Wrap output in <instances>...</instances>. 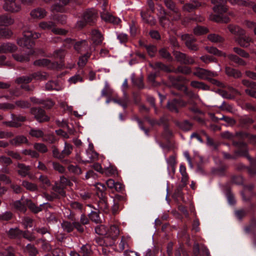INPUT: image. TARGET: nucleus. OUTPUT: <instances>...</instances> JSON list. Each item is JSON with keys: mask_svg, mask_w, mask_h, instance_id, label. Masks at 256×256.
Segmentation results:
<instances>
[{"mask_svg": "<svg viewBox=\"0 0 256 256\" xmlns=\"http://www.w3.org/2000/svg\"><path fill=\"white\" fill-rule=\"evenodd\" d=\"M205 136L206 138V144L210 146L213 147L214 150H218L220 145V142H215L214 139L211 138L207 134H205Z\"/></svg>", "mask_w": 256, "mask_h": 256, "instance_id": "8fccbe9b", "label": "nucleus"}, {"mask_svg": "<svg viewBox=\"0 0 256 256\" xmlns=\"http://www.w3.org/2000/svg\"><path fill=\"white\" fill-rule=\"evenodd\" d=\"M30 113L34 118L40 123L48 122L50 117L46 114V112L41 107H32L30 108Z\"/></svg>", "mask_w": 256, "mask_h": 256, "instance_id": "7ed1b4c3", "label": "nucleus"}, {"mask_svg": "<svg viewBox=\"0 0 256 256\" xmlns=\"http://www.w3.org/2000/svg\"><path fill=\"white\" fill-rule=\"evenodd\" d=\"M56 2H58L56 4H54L52 6V8L54 10H56V12H60V9L68 4H74L76 3V0H54Z\"/></svg>", "mask_w": 256, "mask_h": 256, "instance_id": "f3484780", "label": "nucleus"}, {"mask_svg": "<svg viewBox=\"0 0 256 256\" xmlns=\"http://www.w3.org/2000/svg\"><path fill=\"white\" fill-rule=\"evenodd\" d=\"M90 54L87 52L84 56L80 58L78 62V65L80 67L84 66L88 61V58H90Z\"/></svg>", "mask_w": 256, "mask_h": 256, "instance_id": "69168bd1", "label": "nucleus"}, {"mask_svg": "<svg viewBox=\"0 0 256 256\" xmlns=\"http://www.w3.org/2000/svg\"><path fill=\"white\" fill-rule=\"evenodd\" d=\"M190 86L195 88L202 90H209L210 87L204 82L196 80H192L190 83Z\"/></svg>", "mask_w": 256, "mask_h": 256, "instance_id": "bb28decb", "label": "nucleus"}, {"mask_svg": "<svg viewBox=\"0 0 256 256\" xmlns=\"http://www.w3.org/2000/svg\"><path fill=\"white\" fill-rule=\"evenodd\" d=\"M36 52L34 50H30L26 55L14 54L12 56L16 60L23 62L30 61L29 56L34 54Z\"/></svg>", "mask_w": 256, "mask_h": 256, "instance_id": "a211bd4d", "label": "nucleus"}, {"mask_svg": "<svg viewBox=\"0 0 256 256\" xmlns=\"http://www.w3.org/2000/svg\"><path fill=\"white\" fill-rule=\"evenodd\" d=\"M26 250L30 256H36L38 253V249L32 244H28L26 247Z\"/></svg>", "mask_w": 256, "mask_h": 256, "instance_id": "4d7b16f0", "label": "nucleus"}, {"mask_svg": "<svg viewBox=\"0 0 256 256\" xmlns=\"http://www.w3.org/2000/svg\"><path fill=\"white\" fill-rule=\"evenodd\" d=\"M3 8L6 11L12 12H18L21 10V6L20 4L16 3V1H12L9 2H4Z\"/></svg>", "mask_w": 256, "mask_h": 256, "instance_id": "2eb2a0df", "label": "nucleus"}, {"mask_svg": "<svg viewBox=\"0 0 256 256\" xmlns=\"http://www.w3.org/2000/svg\"><path fill=\"white\" fill-rule=\"evenodd\" d=\"M193 32L194 34L200 36L208 33V30L206 27L198 26L194 28Z\"/></svg>", "mask_w": 256, "mask_h": 256, "instance_id": "864d4df0", "label": "nucleus"}, {"mask_svg": "<svg viewBox=\"0 0 256 256\" xmlns=\"http://www.w3.org/2000/svg\"><path fill=\"white\" fill-rule=\"evenodd\" d=\"M98 18L97 12L93 9H87L82 14V19L88 24H91L94 23Z\"/></svg>", "mask_w": 256, "mask_h": 256, "instance_id": "9b49d317", "label": "nucleus"}, {"mask_svg": "<svg viewBox=\"0 0 256 256\" xmlns=\"http://www.w3.org/2000/svg\"><path fill=\"white\" fill-rule=\"evenodd\" d=\"M28 140L24 136H18L10 140V143L14 146H20L24 143H27Z\"/></svg>", "mask_w": 256, "mask_h": 256, "instance_id": "2f4dec72", "label": "nucleus"}, {"mask_svg": "<svg viewBox=\"0 0 256 256\" xmlns=\"http://www.w3.org/2000/svg\"><path fill=\"white\" fill-rule=\"evenodd\" d=\"M62 226L64 230L69 233L74 229V222H70L68 221H64L62 224Z\"/></svg>", "mask_w": 256, "mask_h": 256, "instance_id": "6e6d98bb", "label": "nucleus"}, {"mask_svg": "<svg viewBox=\"0 0 256 256\" xmlns=\"http://www.w3.org/2000/svg\"><path fill=\"white\" fill-rule=\"evenodd\" d=\"M38 180L41 182V186L43 189L46 190L51 186L50 181L46 176L41 175L40 176Z\"/></svg>", "mask_w": 256, "mask_h": 256, "instance_id": "a19ab883", "label": "nucleus"}, {"mask_svg": "<svg viewBox=\"0 0 256 256\" xmlns=\"http://www.w3.org/2000/svg\"><path fill=\"white\" fill-rule=\"evenodd\" d=\"M48 77V74L46 72H37L32 74L33 80H46Z\"/></svg>", "mask_w": 256, "mask_h": 256, "instance_id": "c9c22d12", "label": "nucleus"}, {"mask_svg": "<svg viewBox=\"0 0 256 256\" xmlns=\"http://www.w3.org/2000/svg\"><path fill=\"white\" fill-rule=\"evenodd\" d=\"M251 41V38L244 34L242 36H239L236 40V42L242 47L247 48L250 46V42Z\"/></svg>", "mask_w": 256, "mask_h": 256, "instance_id": "7c9ffc66", "label": "nucleus"}, {"mask_svg": "<svg viewBox=\"0 0 256 256\" xmlns=\"http://www.w3.org/2000/svg\"><path fill=\"white\" fill-rule=\"evenodd\" d=\"M225 72L228 76L233 77L234 78H240L242 76V74L239 70L229 66L226 67Z\"/></svg>", "mask_w": 256, "mask_h": 256, "instance_id": "4be33fe9", "label": "nucleus"}, {"mask_svg": "<svg viewBox=\"0 0 256 256\" xmlns=\"http://www.w3.org/2000/svg\"><path fill=\"white\" fill-rule=\"evenodd\" d=\"M226 2V0H211V2L215 4L213 7V10L220 14L226 12L227 10L225 5Z\"/></svg>", "mask_w": 256, "mask_h": 256, "instance_id": "f8f14e48", "label": "nucleus"}, {"mask_svg": "<svg viewBox=\"0 0 256 256\" xmlns=\"http://www.w3.org/2000/svg\"><path fill=\"white\" fill-rule=\"evenodd\" d=\"M228 58L230 61L240 66H245L246 65V62L237 55L230 54L228 56Z\"/></svg>", "mask_w": 256, "mask_h": 256, "instance_id": "f704fd0d", "label": "nucleus"}, {"mask_svg": "<svg viewBox=\"0 0 256 256\" xmlns=\"http://www.w3.org/2000/svg\"><path fill=\"white\" fill-rule=\"evenodd\" d=\"M72 145L67 142H66L64 148L61 152L62 156V160H64L65 157L68 156L72 153Z\"/></svg>", "mask_w": 256, "mask_h": 256, "instance_id": "3c124183", "label": "nucleus"}, {"mask_svg": "<svg viewBox=\"0 0 256 256\" xmlns=\"http://www.w3.org/2000/svg\"><path fill=\"white\" fill-rule=\"evenodd\" d=\"M230 32L236 36H242L245 34V31L238 26L230 24L228 26Z\"/></svg>", "mask_w": 256, "mask_h": 256, "instance_id": "c85d7f7f", "label": "nucleus"}, {"mask_svg": "<svg viewBox=\"0 0 256 256\" xmlns=\"http://www.w3.org/2000/svg\"><path fill=\"white\" fill-rule=\"evenodd\" d=\"M254 122L252 118L246 116L240 117L238 120V125L242 128L248 129Z\"/></svg>", "mask_w": 256, "mask_h": 256, "instance_id": "aec40b11", "label": "nucleus"}, {"mask_svg": "<svg viewBox=\"0 0 256 256\" xmlns=\"http://www.w3.org/2000/svg\"><path fill=\"white\" fill-rule=\"evenodd\" d=\"M40 27L44 30H51L55 34H65L66 30L61 28H54V23L51 21L42 22L39 24Z\"/></svg>", "mask_w": 256, "mask_h": 256, "instance_id": "9d476101", "label": "nucleus"}, {"mask_svg": "<svg viewBox=\"0 0 256 256\" xmlns=\"http://www.w3.org/2000/svg\"><path fill=\"white\" fill-rule=\"evenodd\" d=\"M22 186L26 190L32 192L36 191L38 190V186L36 184L30 182L26 180H24L22 182Z\"/></svg>", "mask_w": 256, "mask_h": 256, "instance_id": "09e8293b", "label": "nucleus"}, {"mask_svg": "<svg viewBox=\"0 0 256 256\" xmlns=\"http://www.w3.org/2000/svg\"><path fill=\"white\" fill-rule=\"evenodd\" d=\"M18 48L14 44L12 43H0V54H6L7 52H12L16 50Z\"/></svg>", "mask_w": 256, "mask_h": 256, "instance_id": "4468645a", "label": "nucleus"}, {"mask_svg": "<svg viewBox=\"0 0 256 256\" xmlns=\"http://www.w3.org/2000/svg\"><path fill=\"white\" fill-rule=\"evenodd\" d=\"M34 147L36 150L41 153H46L48 151L46 145L42 143H35Z\"/></svg>", "mask_w": 256, "mask_h": 256, "instance_id": "0e129e2a", "label": "nucleus"}, {"mask_svg": "<svg viewBox=\"0 0 256 256\" xmlns=\"http://www.w3.org/2000/svg\"><path fill=\"white\" fill-rule=\"evenodd\" d=\"M176 124L180 129L184 131H188L192 130L193 126V124L187 120L182 122H178Z\"/></svg>", "mask_w": 256, "mask_h": 256, "instance_id": "37998d69", "label": "nucleus"}, {"mask_svg": "<svg viewBox=\"0 0 256 256\" xmlns=\"http://www.w3.org/2000/svg\"><path fill=\"white\" fill-rule=\"evenodd\" d=\"M99 1L102 4V11L100 12L102 19L106 22L112 23L114 24H118L120 22V19L112 16L106 10L108 4L107 0H99Z\"/></svg>", "mask_w": 256, "mask_h": 256, "instance_id": "20e7f679", "label": "nucleus"}, {"mask_svg": "<svg viewBox=\"0 0 256 256\" xmlns=\"http://www.w3.org/2000/svg\"><path fill=\"white\" fill-rule=\"evenodd\" d=\"M106 234L116 239L120 234V230L118 226L116 225L111 226L109 230H107Z\"/></svg>", "mask_w": 256, "mask_h": 256, "instance_id": "e433bc0d", "label": "nucleus"}, {"mask_svg": "<svg viewBox=\"0 0 256 256\" xmlns=\"http://www.w3.org/2000/svg\"><path fill=\"white\" fill-rule=\"evenodd\" d=\"M24 203L30 210L34 214H37L44 208V204L36 206L35 204L32 202L31 200L26 199L24 201Z\"/></svg>", "mask_w": 256, "mask_h": 256, "instance_id": "6ab92c4d", "label": "nucleus"}, {"mask_svg": "<svg viewBox=\"0 0 256 256\" xmlns=\"http://www.w3.org/2000/svg\"><path fill=\"white\" fill-rule=\"evenodd\" d=\"M18 174L22 177H26L28 174L30 170V167L28 166H26L24 164L18 163Z\"/></svg>", "mask_w": 256, "mask_h": 256, "instance_id": "393cba45", "label": "nucleus"}, {"mask_svg": "<svg viewBox=\"0 0 256 256\" xmlns=\"http://www.w3.org/2000/svg\"><path fill=\"white\" fill-rule=\"evenodd\" d=\"M184 94L190 99L197 100L199 98L198 94L192 90H188L186 86H184Z\"/></svg>", "mask_w": 256, "mask_h": 256, "instance_id": "680f3d73", "label": "nucleus"}, {"mask_svg": "<svg viewBox=\"0 0 256 256\" xmlns=\"http://www.w3.org/2000/svg\"><path fill=\"white\" fill-rule=\"evenodd\" d=\"M230 182L232 184L241 185L243 184V178L240 175H232L230 177Z\"/></svg>", "mask_w": 256, "mask_h": 256, "instance_id": "bf43d9fd", "label": "nucleus"}, {"mask_svg": "<svg viewBox=\"0 0 256 256\" xmlns=\"http://www.w3.org/2000/svg\"><path fill=\"white\" fill-rule=\"evenodd\" d=\"M150 66L156 70H162L168 73L172 72V69L162 62H156L153 64H150Z\"/></svg>", "mask_w": 256, "mask_h": 256, "instance_id": "412c9836", "label": "nucleus"}, {"mask_svg": "<svg viewBox=\"0 0 256 256\" xmlns=\"http://www.w3.org/2000/svg\"><path fill=\"white\" fill-rule=\"evenodd\" d=\"M180 172L182 176L181 182L184 184H187V182L188 180V176L186 172V168L183 164H181L180 168Z\"/></svg>", "mask_w": 256, "mask_h": 256, "instance_id": "49530a36", "label": "nucleus"}, {"mask_svg": "<svg viewBox=\"0 0 256 256\" xmlns=\"http://www.w3.org/2000/svg\"><path fill=\"white\" fill-rule=\"evenodd\" d=\"M112 100L122 106L124 108H126L128 102V98L127 96L124 94V98H112Z\"/></svg>", "mask_w": 256, "mask_h": 256, "instance_id": "c03bdc74", "label": "nucleus"}, {"mask_svg": "<svg viewBox=\"0 0 256 256\" xmlns=\"http://www.w3.org/2000/svg\"><path fill=\"white\" fill-rule=\"evenodd\" d=\"M80 252L82 256H92L93 253L91 246L88 244L83 245Z\"/></svg>", "mask_w": 256, "mask_h": 256, "instance_id": "ea45409f", "label": "nucleus"}, {"mask_svg": "<svg viewBox=\"0 0 256 256\" xmlns=\"http://www.w3.org/2000/svg\"><path fill=\"white\" fill-rule=\"evenodd\" d=\"M44 256H66V254L62 249L56 248L52 250L51 254H48Z\"/></svg>", "mask_w": 256, "mask_h": 256, "instance_id": "774afa93", "label": "nucleus"}, {"mask_svg": "<svg viewBox=\"0 0 256 256\" xmlns=\"http://www.w3.org/2000/svg\"><path fill=\"white\" fill-rule=\"evenodd\" d=\"M233 50L236 54H237L240 56L244 58H248L250 57V54L248 52H246L244 50L239 48L238 47H234L233 48Z\"/></svg>", "mask_w": 256, "mask_h": 256, "instance_id": "338daca9", "label": "nucleus"}, {"mask_svg": "<svg viewBox=\"0 0 256 256\" xmlns=\"http://www.w3.org/2000/svg\"><path fill=\"white\" fill-rule=\"evenodd\" d=\"M12 35V32L11 30L7 28H0V39L9 38Z\"/></svg>", "mask_w": 256, "mask_h": 256, "instance_id": "603ef678", "label": "nucleus"}, {"mask_svg": "<svg viewBox=\"0 0 256 256\" xmlns=\"http://www.w3.org/2000/svg\"><path fill=\"white\" fill-rule=\"evenodd\" d=\"M24 204H22L20 200H16L12 204V206L14 208L23 212H25L26 210Z\"/></svg>", "mask_w": 256, "mask_h": 256, "instance_id": "052dcab7", "label": "nucleus"}, {"mask_svg": "<svg viewBox=\"0 0 256 256\" xmlns=\"http://www.w3.org/2000/svg\"><path fill=\"white\" fill-rule=\"evenodd\" d=\"M92 38L94 43L96 45L102 42L103 37L100 32L96 30L92 31Z\"/></svg>", "mask_w": 256, "mask_h": 256, "instance_id": "cd10ccee", "label": "nucleus"}, {"mask_svg": "<svg viewBox=\"0 0 256 256\" xmlns=\"http://www.w3.org/2000/svg\"><path fill=\"white\" fill-rule=\"evenodd\" d=\"M50 64V61L46 58L36 60L34 62V65L39 66H48Z\"/></svg>", "mask_w": 256, "mask_h": 256, "instance_id": "e2e57ef3", "label": "nucleus"}, {"mask_svg": "<svg viewBox=\"0 0 256 256\" xmlns=\"http://www.w3.org/2000/svg\"><path fill=\"white\" fill-rule=\"evenodd\" d=\"M181 39L184 42L186 47L190 51L196 52L198 50V46L196 44V39L192 34H188L181 36Z\"/></svg>", "mask_w": 256, "mask_h": 256, "instance_id": "0eeeda50", "label": "nucleus"}, {"mask_svg": "<svg viewBox=\"0 0 256 256\" xmlns=\"http://www.w3.org/2000/svg\"><path fill=\"white\" fill-rule=\"evenodd\" d=\"M194 70L195 71L193 72V75L200 80H208L210 77H215L217 76L216 73L211 72L206 69L200 67H196Z\"/></svg>", "mask_w": 256, "mask_h": 256, "instance_id": "6e6552de", "label": "nucleus"}, {"mask_svg": "<svg viewBox=\"0 0 256 256\" xmlns=\"http://www.w3.org/2000/svg\"><path fill=\"white\" fill-rule=\"evenodd\" d=\"M172 53L176 60L180 64L184 65H192L195 63L194 58L185 53L175 50H173Z\"/></svg>", "mask_w": 256, "mask_h": 256, "instance_id": "423d86ee", "label": "nucleus"}, {"mask_svg": "<svg viewBox=\"0 0 256 256\" xmlns=\"http://www.w3.org/2000/svg\"><path fill=\"white\" fill-rule=\"evenodd\" d=\"M32 80V74H31L28 76H24L18 78L16 80V82L18 84H27L30 83Z\"/></svg>", "mask_w": 256, "mask_h": 256, "instance_id": "58836bf2", "label": "nucleus"}, {"mask_svg": "<svg viewBox=\"0 0 256 256\" xmlns=\"http://www.w3.org/2000/svg\"><path fill=\"white\" fill-rule=\"evenodd\" d=\"M205 50L208 52L212 54L214 56H226V54L223 52L221 50H218L214 46H206L205 47Z\"/></svg>", "mask_w": 256, "mask_h": 256, "instance_id": "72a5a7b5", "label": "nucleus"}, {"mask_svg": "<svg viewBox=\"0 0 256 256\" xmlns=\"http://www.w3.org/2000/svg\"><path fill=\"white\" fill-rule=\"evenodd\" d=\"M223 188L226 196L228 202L230 204H235L236 200L234 194L232 192L230 187L228 184H226L223 186Z\"/></svg>", "mask_w": 256, "mask_h": 256, "instance_id": "c756f323", "label": "nucleus"}, {"mask_svg": "<svg viewBox=\"0 0 256 256\" xmlns=\"http://www.w3.org/2000/svg\"><path fill=\"white\" fill-rule=\"evenodd\" d=\"M158 53L162 58L166 60L168 62H172L174 60L171 54L166 48H160L158 50Z\"/></svg>", "mask_w": 256, "mask_h": 256, "instance_id": "4c0bfd02", "label": "nucleus"}, {"mask_svg": "<svg viewBox=\"0 0 256 256\" xmlns=\"http://www.w3.org/2000/svg\"><path fill=\"white\" fill-rule=\"evenodd\" d=\"M30 16L34 18L42 19L47 14L46 10L42 8H37L32 10L30 13Z\"/></svg>", "mask_w": 256, "mask_h": 256, "instance_id": "dca6fc26", "label": "nucleus"}, {"mask_svg": "<svg viewBox=\"0 0 256 256\" xmlns=\"http://www.w3.org/2000/svg\"><path fill=\"white\" fill-rule=\"evenodd\" d=\"M15 106L22 109H26L30 108V103L26 100H19L15 102Z\"/></svg>", "mask_w": 256, "mask_h": 256, "instance_id": "a18cd8bd", "label": "nucleus"}, {"mask_svg": "<svg viewBox=\"0 0 256 256\" xmlns=\"http://www.w3.org/2000/svg\"><path fill=\"white\" fill-rule=\"evenodd\" d=\"M232 145L237 148L238 150H234V154L237 155V157L242 156L246 158L248 160L252 162V158L249 154V149L248 144L244 142L232 141Z\"/></svg>", "mask_w": 256, "mask_h": 256, "instance_id": "f03ea898", "label": "nucleus"}, {"mask_svg": "<svg viewBox=\"0 0 256 256\" xmlns=\"http://www.w3.org/2000/svg\"><path fill=\"white\" fill-rule=\"evenodd\" d=\"M23 231L20 230L18 228H11L6 232L8 237L12 239L20 238H21Z\"/></svg>", "mask_w": 256, "mask_h": 256, "instance_id": "b1692460", "label": "nucleus"}, {"mask_svg": "<svg viewBox=\"0 0 256 256\" xmlns=\"http://www.w3.org/2000/svg\"><path fill=\"white\" fill-rule=\"evenodd\" d=\"M98 206L99 210L106 214L109 212V206L107 200H99L98 202Z\"/></svg>", "mask_w": 256, "mask_h": 256, "instance_id": "79ce46f5", "label": "nucleus"}, {"mask_svg": "<svg viewBox=\"0 0 256 256\" xmlns=\"http://www.w3.org/2000/svg\"><path fill=\"white\" fill-rule=\"evenodd\" d=\"M188 102L182 98H173L168 101L166 108L172 112L178 114L180 108L186 107Z\"/></svg>", "mask_w": 256, "mask_h": 256, "instance_id": "39448f33", "label": "nucleus"}, {"mask_svg": "<svg viewBox=\"0 0 256 256\" xmlns=\"http://www.w3.org/2000/svg\"><path fill=\"white\" fill-rule=\"evenodd\" d=\"M140 14L142 19L144 20L147 24L152 26L156 24V20L152 16H148L147 14L143 12H141Z\"/></svg>", "mask_w": 256, "mask_h": 256, "instance_id": "13d9d810", "label": "nucleus"}, {"mask_svg": "<svg viewBox=\"0 0 256 256\" xmlns=\"http://www.w3.org/2000/svg\"><path fill=\"white\" fill-rule=\"evenodd\" d=\"M104 236V237L102 238H98L96 239V243L99 246L98 249L106 248H112L110 246H113L115 243L116 238H112L108 234H105Z\"/></svg>", "mask_w": 256, "mask_h": 256, "instance_id": "1a4fd4ad", "label": "nucleus"}, {"mask_svg": "<svg viewBox=\"0 0 256 256\" xmlns=\"http://www.w3.org/2000/svg\"><path fill=\"white\" fill-rule=\"evenodd\" d=\"M98 158V154L96 152L92 150L88 151L86 154L84 156V160H82V161L84 163H90L97 159Z\"/></svg>", "mask_w": 256, "mask_h": 256, "instance_id": "5701e85b", "label": "nucleus"}, {"mask_svg": "<svg viewBox=\"0 0 256 256\" xmlns=\"http://www.w3.org/2000/svg\"><path fill=\"white\" fill-rule=\"evenodd\" d=\"M208 39L212 42H222L224 40V38L215 34H208Z\"/></svg>", "mask_w": 256, "mask_h": 256, "instance_id": "de8ad7c7", "label": "nucleus"}, {"mask_svg": "<svg viewBox=\"0 0 256 256\" xmlns=\"http://www.w3.org/2000/svg\"><path fill=\"white\" fill-rule=\"evenodd\" d=\"M166 6L174 13L176 14V20H179L181 18V14L179 8L176 6V4L172 0H164Z\"/></svg>", "mask_w": 256, "mask_h": 256, "instance_id": "ddd939ff", "label": "nucleus"}, {"mask_svg": "<svg viewBox=\"0 0 256 256\" xmlns=\"http://www.w3.org/2000/svg\"><path fill=\"white\" fill-rule=\"evenodd\" d=\"M40 36V34L33 32L30 30L24 32L23 38L17 40V44L22 47L26 48L28 49L32 50V48L34 45V39H37Z\"/></svg>", "mask_w": 256, "mask_h": 256, "instance_id": "f257e3e1", "label": "nucleus"}, {"mask_svg": "<svg viewBox=\"0 0 256 256\" xmlns=\"http://www.w3.org/2000/svg\"><path fill=\"white\" fill-rule=\"evenodd\" d=\"M172 72H174L175 74L180 73L183 74L188 75L191 74L192 72V68L185 66H178L176 68L172 69Z\"/></svg>", "mask_w": 256, "mask_h": 256, "instance_id": "a878e982", "label": "nucleus"}, {"mask_svg": "<svg viewBox=\"0 0 256 256\" xmlns=\"http://www.w3.org/2000/svg\"><path fill=\"white\" fill-rule=\"evenodd\" d=\"M98 251L100 256H116L112 248H102L98 249Z\"/></svg>", "mask_w": 256, "mask_h": 256, "instance_id": "5fc2aeb1", "label": "nucleus"}, {"mask_svg": "<svg viewBox=\"0 0 256 256\" xmlns=\"http://www.w3.org/2000/svg\"><path fill=\"white\" fill-rule=\"evenodd\" d=\"M14 23V20L6 14L0 16V26H8Z\"/></svg>", "mask_w": 256, "mask_h": 256, "instance_id": "473e14b6", "label": "nucleus"}]
</instances>
